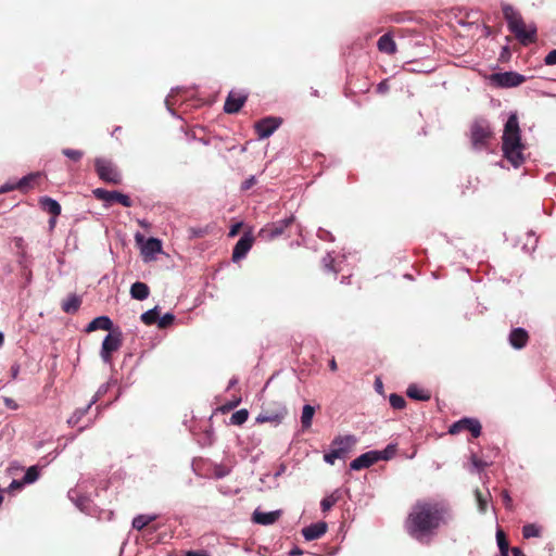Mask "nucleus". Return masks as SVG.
<instances>
[{"label":"nucleus","mask_w":556,"mask_h":556,"mask_svg":"<svg viewBox=\"0 0 556 556\" xmlns=\"http://www.w3.org/2000/svg\"><path fill=\"white\" fill-rule=\"evenodd\" d=\"M39 478V469L37 466H30L24 477H23V480L26 484H30V483H34L35 481H37V479Z\"/></svg>","instance_id":"34"},{"label":"nucleus","mask_w":556,"mask_h":556,"mask_svg":"<svg viewBox=\"0 0 556 556\" xmlns=\"http://www.w3.org/2000/svg\"><path fill=\"white\" fill-rule=\"evenodd\" d=\"M295 222V217L290 215L287 218L269 223L265 225L258 232V236L264 240H274L280 236L286 235L287 229Z\"/></svg>","instance_id":"7"},{"label":"nucleus","mask_w":556,"mask_h":556,"mask_svg":"<svg viewBox=\"0 0 556 556\" xmlns=\"http://www.w3.org/2000/svg\"><path fill=\"white\" fill-rule=\"evenodd\" d=\"M395 452H396V448L394 445H388L383 451H381V452L378 451L379 460L380 459L388 460V459L392 458L395 455Z\"/></svg>","instance_id":"40"},{"label":"nucleus","mask_w":556,"mask_h":556,"mask_svg":"<svg viewBox=\"0 0 556 556\" xmlns=\"http://www.w3.org/2000/svg\"><path fill=\"white\" fill-rule=\"evenodd\" d=\"M255 184H256L255 177L251 176L250 178L245 179L241 184V190L247 191V190L251 189Z\"/></svg>","instance_id":"46"},{"label":"nucleus","mask_w":556,"mask_h":556,"mask_svg":"<svg viewBox=\"0 0 556 556\" xmlns=\"http://www.w3.org/2000/svg\"><path fill=\"white\" fill-rule=\"evenodd\" d=\"M156 519V516H150V515H138L132 520V528L140 531L144 527H147L150 522L154 521Z\"/></svg>","instance_id":"29"},{"label":"nucleus","mask_w":556,"mask_h":556,"mask_svg":"<svg viewBox=\"0 0 556 556\" xmlns=\"http://www.w3.org/2000/svg\"><path fill=\"white\" fill-rule=\"evenodd\" d=\"M493 137V129L486 119L479 118L472 122L470 126V140L475 148L482 149L488 147Z\"/></svg>","instance_id":"4"},{"label":"nucleus","mask_w":556,"mask_h":556,"mask_svg":"<svg viewBox=\"0 0 556 556\" xmlns=\"http://www.w3.org/2000/svg\"><path fill=\"white\" fill-rule=\"evenodd\" d=\"M476 497L480 511H485L488 506V498L483 496L480 491H476Z\"/></svg>","instance_id":"42"},{"label":"nucleus","mask_w":556,"mask_h":556,"mask_svg":"<svg viewBox=\"0 0 556 556\" xmlns=\"http://www.w3.org/2000/svg\"><path fill=\"white\" fill-rule=\"evenodd\" d=\"M379 460L378 451H370L362 454L351 462L350 467L352 470H362L369 468L371 465Z\"/></svg>","instance_id":"16"},{"label":"nucleus","mask_w":556,"mask_h":556,"mask_svg":"<svg viewBox=\"0 0 556 556\" xmlns=\"http://www.w3.org/2000/svg\"><path fill=\"white\" fill-rule=\"evenodd\" d=\"M161 249H162L161 241L159 239H155V238H150V239L147 240L146 244L143 245L142 252L146 255H151V254H154L156 252H160Z\"/></svg>","instance_id":"30"},{"label":"nucleus","mask_w":556,"mask_h":556,"mask_svg":"<svg viewBox=\"0 0 556 556\" xmlns=\"http://www.w3.org/2000/svg\"><path fill=\"white\" fill-rule=\"evenodd\" d=\"M407 396L418 401H428L430 399L429 392L418 388L417 386L408 387Z\"/></svg>","instance_id":"26"},{"label":"nucleus","mask_w":556,"mask_h":556,"mask_svg":"<svg viewBox=\"0 0 556 556\" xmlns=\"http://www.w3.org/2000/svg\"><path fill=\"white\" fill-rule=\"evenodd\" d=\"M150 294V289L147 283L137 281L130 287V295L135 300L143 301Z\"/></svg>","instance_id":"24"},{"label":"nucleus","mask_w":556,"mask_h":556,"mask_svg":"<svg viewBox=\"0 0 556 556\" xmlns=\"http://www.w3.org/2000/svg\"><path fill=\"white\" fill-rule=\"evenodd\" d=\"M356 442L357 439L352 434L339 435L332 440L331 447L334 452L339 453L340 458H345L355 446Z\"/></svg>","instance_id":"12"},{"label":"nucleus","mask_w":556,"mask_h":556,"mask_svg":"<svg viewBox=\"0 0 556 556\" xmlns=\"http://www.w3.org/2000/svg\"><path fill=\"white\" fill-rule=\"evenodd\" d=\"M175 320V316L170 313L165 314L163 317H159L157 327L160 329H165L169 327Z\"/></svg>","instance_id":"39"},{"label":"nucleus","mask_w":556,"mask_h":556,"mask_svg":"<svg viewBox=\"0 0 556 556\" xmlns=\"http://www.w3.org/2000/svg\"><path fill=\"white\" fill-rule=\"evenodd\" d=\"M186 556H211L208 552L204 551V549H199V551H188L186 553Z\"/></svg>","instance_id":"50"},{"label":"nucleus","mask_w":556,"mask_h":556,"mask_svg":"<svg viewBox=\"0 0 556 556\" xmlns=\"http://www.w3.org/2000/svg\"><path fill=\"white\" fill-rule=\"evenodd\" d=\"M446 513L439 502H417L407 517L406 529L412 536L421 540L440 527Z\"/></svg>","instance_id":"1"},{"label":"nucleus","mask_w":556,"mask_h":556,"mask_svg":"<svg viewBox=\"0 0 556 556\" xmlns=\"http://www.w3.org/2000/svg\"><path fill=\"white\" fill-rule=\"evenodd\" d=\"M340 458L339 453L334 452L332 448L329 453H326L324 455V460L327 464L333 465L336 459Z\"/></svg>","instance_id":"43"},{"label":"nucleus","mask_w":556,"mask_h":556,"mask_svg":"<svg viewBox=\"0 0 556 556\" xmlns=\"http://www.w3.org/2000/svg\"><path fill=\"white\" fill-rule=\"evenodd\" d=\"M315 414V408L311 405H305L302 410L301 424L303 429H308L312 426V420Z\"/></svg>","instance_id":"28"},{"label":"nucleus","mask_w":556,"mask_h":556,"mask_svg":"<svg viewBox=\"0 0 556 556\" xmlns=\"http://www.w3.org/2000/svg\"><path fill=\"white\" fill-rule=\"evenodd\" d=\"M503 14L509 30L522 45L527 46L536 40V26L526 24L521 15L511 5H504Z\"/></svg>","instance_id":"3"},{"label":"nucleus","mask_w":556,"mask_h":556,"mask_svg":"<svg viewBox=\"0 0 556 556\" xmlns=\"http://www.w3.org/2000/svg\"><path fill=\"white\" fill-rule=\"evenodd\" d=\"M378 50L392 55L396 52V43L390 34L382 35L377 42Z\"/></svg>","instance_id":"23"},{"label":"nucleus","mask_w":556,"mask_h":556,"mask_svg":"<svg viewBox=\"0 0 556 556\" xmlns=\"http://www.w3.org/2000/svg\"><path fill=\"white\" fill-rule=\"evenodd\" d=\"M159 317H160L159 306H155L152 309L144 312L140 316V319L144 325L151 326L159 321Z\"/></svg>","instance_id":"27"},{"label":"nucleus","mask_w":556,"mask_h":556,"mask_svg":"<svg viewBox=\"0 0 556 556\" xmlns=\"http://www.w3.org/2000/svg\"><path fill=\"white\" fill-rule=\"evenodd\" d=\"M248 417L249 412L245 408H242L231 415L230 421L232 425L241 426L248 420Z\"/></svg>","instance_id":"33"},{"label":"nucleus","mask_w":556,"mask_h":556,"mask_svg":"<svg viewBox=\"0 0 556 556\" xmlns=\"http://www.w3.org/2000/svg\"><path fill=\"white\" fill-rule=\"evenodd\" d=\"M280 117L268 116L255 123L254 128L260 139L268 138L281 125Z\"/></svg>","instance_id":"11"},{"label":"nucleus","mask_w":556,"mask_h":556,"mask_svg":"<svg viewBox=\"0 0 556 556\" xmlns=\"http://www.w3.org/2000/svg\"><path fill=\"white\" fill-rule=\"evenodd\" d=\"M24 484H26V483L24 482V480H23V479H22V480H13V481L10 483V485H9L8 490H9V492H13V491H16V490H21V489L23 488V485H24Z\"/></svg>","instance_id":"47"},{"label":"nucleus","mask_w":556,"mask_h":556,"mask_svg":"<svg viewBox=\"0 0 556 556\" xmlns=\"http://www.w3.org/2000/svg\"><path fill=\"white\" fill-rule=\"evenodd\" d=\"M511 556H526L519 547L511 548Z\"/></svg>","instance_id":"54"},{"label":"nucleus","mask_w":556,"mask_h":556,"mask_svg":"<svg viewBox=\"0 0 556 556\" xmlns=\"http://www.w3.org/2000/svg\"><path fill=\"white\" fill-rule=\"evenodd\" d=\"M287 415V408L280 401H266L262 405V410L256 417V422L279 424Z\"/></svg>","instance_id":"5"},{"label":"nucleus","mask_w":556,"mask_h":556,"mask_svg":"<svg viewBox=\"0 0 556 556\" xmlns=\"http://www.w3.org/2000/svg\"><path fill=\"white\" fill-rule=\"evenodd\" d=\"M388 90H389L388 80H382L381 83L378 84L377 91L379 93H386Z\"/></svg>","instance_id":"52"},{"label":"nucleus","mask_w":556,"mask_h":556,"mask_svg":"<svg viewBox=\"0 0 556 556\" xmlns=\"http://www.w3.org/2000/svg\"><path fill=\"white\" fill-rule=\"evenodd\" d=\"M17 189L16 184H5L0 187V194Z\"/></svg>","instance_id":"51"},{"label":"nucleus","mask_w":556,"mask_h":556,"mask_svg":"<svg viewBox=\"0 0 556 556\" xmlns=\"http://www.w3.org/2000/svg\"><path fill=\"white\" fill-rule=\"evenodd\" d=\"M39 206L43 212L53 217H58L61 214V205L50 197H41L39 199Z\"/></svg>","instance_id":"20"},{"label":"nucleus","mask_w":556,"mask_h":556,"mask_svg":"<svg viewBox=\"0 0 556 556\" xmlns=\"http://www.w3.org/2000/svg\"><path fill=\"white\" fill-rule=\"evenodd\" d=\"M458 24L462 26L468 27V30H469L468 35H470L472 37L478 35L481 31V25L477 22H471V23L466 24L463 20H460V21H458Z\"/></svg>","instance_id":"38"},{"label":"nucleus","mask_w":556,"mask_h":556,"mask_svg":"<svg viewBox=\"0 0 556 556\" xmlns=\"http://www.w3.org/2000/svg\"><path fill=\"white\" fill-rule=\"evenodd\" d=\"M496 541L502 556H509V545L508 541L505 536V533L502 530H497L496 532Z\"/></svg>","instance_id":"31"},{"label":"nucleus","mask_w":556,"mask_h":556,"mask_svg":"<svg viewBox=\"0 0 556 556\" xmlns=\"http://www.w3.org/2000/svg\"><path fill=\"white\" fill-rule=\"evenodd\" d=\"M339 501V495L332 493L331 495L325 497L320 502V507L324 513L331 509V507Z\"/></svg>","instance_id":"35"},{"label":"nucleus","mask_w":556,"mask_h":556,"mask_svg":"<svg viewBox=\"0 0 556 556\" xmlns=\"http://www.w3.org/2000/svg\"><path fill=\"white\" fill-rule=\"evenodd\" d=\"M247 99H248V94H245L243 92L230 91L226 98V101L224 104V111L228 114L238 113L241 110V108L244 105Z\"/></svg>","instance_id":"14"},{"label":"nucleus","mask_w":556,"mask_h":556,"mask_svg":"<svg viewBox=\"0 0 556 556\" xmlns=\"http://www.w3.org/2000/svg\"><path fill=\"white\" fill-rule=\"evenodd\" d=\"M503 156L518 168L525 162V144L521 142V129L516 113L509 115L502 136Z\"/></svg>","instance_id":"2"},{"label":"nucleus","mask_w":556,"mask_h":556,"mask_svg":"<svg viewBox=\"0 0 556 556\" xmlns=\"http://www.w3.org/2000/svg\"><path fill=\"white\" fill-rule=\"evenodd\" d=\"M41 176H42V174L39 172L26 175L16 182V187L21 191H26L28 189H33L35 186L39 185Z\"/></svg>","instance_id":"22"},{"label":"nucleus","mask_w":556,"mask_h":556,"mask_svg":"<svg viewBox=\"0 0 556 556\" xmlns=\"http://www.w3.org/2000/svg\"><path fill=\"white\" fill-rule=\"evenodd\" d=\"M475 466L477 467H483L482 465H479L478 463L475 462Z\"/></svg>","instance_id":"62"},{"label":"nucleus","mask_w":556,"mask_h":556,"mask_svg":"<svg viewBox=\"0 0 556 556\" xmlns=\"http://www.w3.org/2000/svg\"><path fill=\"white\" fill-rule=\"evenodd\" d=\"M254 242V238L251 233H244L236 243L232 251V261L239 262L245 257L247 253L251 250Z\"/></svg>","instance_id":"15"},{"label":"nucleus","mask_w":556,"mask_h":556,"mask_svg":"<svg viewBox=\"0 0 556 556\" xmlns=\"http://www.w3.org/2000/svg\"><path fill=\"white\" fill-rule=\"evenodd\" d=\"M302 551L300 548H294L290 552L291 556L301 555Z\"/></svg>","instance_id":"56"},{"label":"nucleus","mask_w":556,"mask_h":556,"mask_svg":"<svg viewBox=\"0 0 556 556\" xmlns=\"http://www.w3.org/2000/svg\"><path fill=\"white\" fill-rule=\"evenodd\" d=\"M55 223H56V217L51 216V218L49 220L50 228H53L55 226Z\"/></svg>","instance_id":"57"},{"label":"nucleus","mask_w":556,"mask_h":556,"mask_svg":"<svg viewBox=\"0 0 556 556\" xmlns=\"http://www.w3.org/2000/svg\"><path fill=\"white\" fill-rule=\"evenodd\" d=\"M327 523L319 521L303 528L302 534L306 541L317 540L327 532Z\"/></svg>","instance_id":"18"},{"label":"nucleus","mask_w":556,"mask_h":556,"mask_svg":"<svg viewBox=\"0 0 556 556\" xmlns=\"http://www.w3.org/2000/svg\"><path fill=\"white\" fill-rule=\"evenodd\" d=\"M333 257L330 255V254H327L324 258H323V266H324V269L328 273H332V274H337V269L334 268V265H333Z\"/></svg>","instance_id":"41"},{"label":"nucleus","mask_w":556,"mask_h":556,"mask_svg":"<svg viewBox=\"0 0 556 556\" xmlns=\"http://www.w3.org/2000/svg\"><path fill=\"white\" fill-rule=\"evenodd\" d=\"M482 426L477 418H463L454 422V434L468 431L472 438H478L481 434Z\"/></svg>","instance_id":"13"},{"label":"nucleus","mask_w":556,"mask_h":556,"mask_svg":"<svg viewBox=\"0 0 556 556\" xmlns=\"http://www.w3.org/2000/svg\"><path fill=\"white\" fill-rule=\"evenodd\" d=\"M242 224L241 223H238L236 225H233L229 231V237H235L239 233V230L241 228Z\"/></svg>","instance_id":"53"},{"label":"nucleus","mask_w":556,"mask_h":556,"mask_svg":"<svg viewBox=\"0 0 556 556\" xmlns=\"http://www.w3.org/2000/svg\"><path fill=\"white\" fill-rule=\"evenodd\" d=\"M81 305V299L76 294H71L62 302V309L66 314H75Z\"/></svg>","instance_id":"25"},{"label":"nucleus","mask_w":556,"mask_h":556,"mask_svg":"<svg viewBox=\"0 0 556 556\" xmlns=\"http://www.w3.org/2000/svg\"><path fill=\"white\" fill-rule=\"evenodd\" d=\"M546 65H556V49L552 50L544 59Z\"/></svg>","instance_id":"48"},{"label":"nucleus","mask_w":556,"mask_h":556,"mask_svg":"<svg viewBox=\"0 0 556 556\" xmlns=\"http://www.w3.org/2000/svg\"><path fill=\"white\" fill-rule=\"evenodd\" d=\"M406 18H407V20H412V18H413V17H412V14H410V13H397V14H395V15H394V21H395L396 23H402V22H404Z\"/></svg>","instance_id":"49"},{"label":"nucleus","mask_w":556,"mask_h":556,"mask_svg":"<svg viewBox=\"0 0 556 556\" xmlns=\"http://www.w3.org/2000/svg\"><path fill=\"white\" fill-rule=\"evenodd\" d=\"M390 405L394 408V409H403L406 405V401L405 399L402 396V395H399V394H391L390 395Z\"/></svg>","instance_id":"36"},{"label":"nucleus","mask_w":556,"mask_h":556,"mask_svg":"<svg viewBox=\"0 0 556 556\" xmlns=\"http://www.w3.org/2000/svg\"><path fill=\"white\" fill-rule=\"evenodd\" d=\"M281 515L280 510L264 513L255 510L252 516V520L256 523L268 526L275 523Z\"/></svg>","instance_id":"19"},{"label":"nucleus","mask_w":556,"mask_h":556,"mask_svg":"<svg viewBox=\"0 0 556 556\" xmlns=\"http://www.w3.org/2000/svg\"><path fill=\"white\" fill-rule=\"evenodd\" d=\"M62 153L68 157L70 160L74 161V162H78L81 160V157L84 156V152L80 151V150H74V149H70V148H66V149H63L62 150Z\"/></svg>","instance_id":"37"},{"label":"nucleus","mask_w":556,"mask_h":556,"mask_svg":"<svg viewBox=\"0 0 556 556\" xmlns=\"http://www.w3.org/2000/svg\"><path fill=\"white\" fill-rule=\"evenodd\" d=\"M508 342L514 349L521 350L529 342V333L521 327L514 328L509 332Z\"/></svg>","instance_id":"17"},{"label":"nucleus","mask_w":556,"mask_h":556,"mask_svg":"<svg viewBox=\"0 0 556 556\" xmlns=\"http://www.w3.org/2000/svg\"><path fill=\"white\" fill-rule=\"evenodd\" d=\"M239 403H240V399H239V400H237L235 403L229 404V405L227 406V408H229V409H230V408H233V407H235V406H237Z\"/></svg>","instance_id":"58"},{"label":"nucleus","mask_w":556,"mask_h":556,"mask_svg":"<svg viewBox=\"0 0 556 556\" xmlns=\"http://www.w3.org/2000/svg\"><path fill=\"white\" fill-rule=\"evenodd\" d=\"M94 169L99 178L106 184L119 185L122 182V175L111 160L97 157Z\"/></svg>","instance_id":"6"},{"label":"nucleus","mask_w":556,"mask_h":556,"mask_svg":"<svg viewBox=\"0 0 556 556\" xmlns=\"http://www.w3.org/2000/svg\"><path fill=\"white\" fill-rule=\"evenodd\" d=\"M122 333L118 330L111 331L102 342L101 358L104 363L112 362V353L122 346Z\"/></svg>","instance_id":"9"},{"label":"nucleus","mask_w":556,"mask_h":556,"mask_svg":"<svg viewBox=\"0 0 556 556\" xmlns=\"http://www.w3.org/2000/svg\"><path fill=\"white\" fill-rule=\"evenodd\" d=\"M229 473V469H227L226 467L224 466H216L214 468V476L216 478H224L226 477L227 475Z\"/></svg>","instance_id":"45"},{"label":"nucleus","mask_w":556,"mask_h":556,"mask_svg":"<svg viewBox=\"0 0 556 556\" xmlns=\"http://www.w3.org/2000/svg\"><path fill=\"white\" fill-rule=\"evenodd\" d=\"M92 193L97 200L104 201L109 204L117 202L125 207H130L132 205L130 198L119 191H109L102 188H97Z\"/></svg>","instance_id":"10"},{"label":"nucleus","mask_w":556,"mask_h":556,"mask_svg":"<svg viewBox=\"0 0 556 556\" xmlns=\"http://www.w3.org/2000/svg\"><path fill=\"white\" fill-rule=\"evenodd\" d=\"M4 342V336L2 332H0V348L3 345Z\"/></svg>","instance_id":"60"},{"label":"nucleus","mask_w":556,"mask_h":556,"mask_svg":"<svg viewBox=\"0 0 556 556\" xmlns=\"http://www.w3.org/2000/svg\"><path fill=\"white\" fill-rule=\"evenodd\" d=\"M329 368L331 371H337L338 370V365H337V362L334 358H331L329 361Z\"/></svg>","instance_id":"55"},{"label":"nucleus","mask_w":556,"mask_h":556,"mask_svg":"<svg viewBox=\"0 0 556 556\" xmlns=\"http://www.w3.org/2000/svg\"><path fill=\"white\" fill-rule=\"evenodd\" d=\"M502 500L507 509H513V498L510 497L508 491L504 490L502 492Z\"/></svg>","instance_id":"44"},{"label":"nucleus","mask_w":556,"mask_h":556,"mask_svg":"<svg viewBox=\"0 0 556 556\" xmlns=\"http://www.w3.org/2000/svg\"><path fill=\"white\" fill-rule=\"evenodd\" d=\"M488 79L496 88H514L526 81V77L517 72L493 73Z\"/></svg>","instance_id":"8"},{"label":"nucleus","mask_w":556,"mask_h":556,"mask_svg":"<svg viewBox=\"0 0 556 556\" xmlns=\"http://www.w3.org/2000/svg\"><path fill=\"white\" fill-rule=\"evenodd\" d=\"M447 432L452 433V426L448 427Z\"/></svg>","instance_id":"61"},{"label":"nucleus","mask_w":556,"mask_h":556,"mask_svg":"<svg viewBox=\"0 0 556 556\" xmlns=\"http://www.w3.org/2000/svg\"><path fill=\"white\" fill-rule=\"evenodd\" d=\"M381 388H382V382L378 379V380L376 381V389H377V390H379V389H381Z\"/></svg>","instance_id":"59"},{"label":"nucleus","mask_w":556,"mask_h":556,"mask_svg":"<svg viewBox=\"0 0 556 556\" xmlns=\"http://www.w3.org/2000/svg\"><path fill=\"white\" fill-rule=\"evenodd\" d=\"M522 535L525 539L539 538L541 535V527L535 523H528L522 527Z\"/></svg>","instance_id":"32"},{"label":"nucleus","mask_w":556,"mask_h":556,"mask_svg":"<svg viewBox=\"0 0 556 556\" xmlns=\"http://www.w3.org/2000/svg\"><path fill=\"white\" fill-rule=\"evenodd\" d=\"M112 327H113V323L108 316H99V317H96L94 319H92L88 324L86 331L92 332V331L102 329V330H106V331L111 332V331H113Z\"/></svg>","instance_id":"21"}]
</instances>
